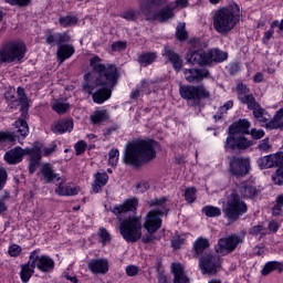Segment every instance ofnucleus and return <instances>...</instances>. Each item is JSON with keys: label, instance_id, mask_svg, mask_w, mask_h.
I'll use <instances>...</instances> for the list:
<instances>
[{"label": "nucleus", "instance_id": "13d9d810", "mask_svg": "<svg viewBox=\"0 0 283 283\" xmlns=\"http://www.w3.org/2000/svg\"><path fill=\"white\" fill-rule=\"evenodd\" d=\"M282 124L275 117L265 123V129H282Z\"/></svg>", "mask_w": 283, "mask_h": 283}, {"label": "nucleus", "instance_id": "0eeeda50", "mask_svg": "<svg viewBox=\"0 0 283 283\" xmlns=\"http://www.w3.org/2000/svg\"><path fill=\"white\" fill-rule=\"evenodd\" d=\"M28 46L21 41H8L0 45V65L23 63Z\"/></svg>", "mask_w": 283, "mask_h": 283}, {"label": "nucleus", "instance_id": "b1692460", "mask_svg": "<svg viewBox=\"0 0 283 283\" xmlns=\"http://www.w3.org/2000/svg\"><path fill=\"white\" fill-rule=\"evenodd\" d=\"M74 129V119L73 118H62L57 122H55L53 125H51V132L53 134H69L72 133Z\"/></svg>", "mask_w": 283, "mask_h": 283}, {"label": "nucleus", "instance_id": "dca6fc26", "mask_svg": "<svg viewBox=\"0 0 283 283\" xmlns=\"http://www.w3.org/2000/svg\"><path fill=\"white\" fill-rule=\"evenodd\" d=\"M249 147V138L244 135H229L223 143L226 154H242Z\"/></svg>", "mask_w": 283, "mask_h": 283}, {"label": "nucleus", "instance_id": "aec40b11", "mask_svg": "<svg viewBox=\"0 0 283 283\" xmlns=\"http://www.w3.org/2000/svg\"><path fill=\"white\" fill-rule=\"evenodd\" d=\"M111 211L117 218H122L125 213H136L138 211V198L129 197L123 203L115 205Z\"/></svg>", "mask_w": 283, "mask_h": 283}, {"label": "nucleus", "instance_id": "f257e3e1", "mask_svg": "<svg viewBox=\"0 0 283 283\" xmlns=\"http://www.w3.org/2000/svg\"><path fill=\"white\" fill-rule=\"evenodd\" d=\"M90 67H92V72L97 74V76L91 84H84L83 90L92 94L96 87H99L93 93L92 98L93 103L103 105L105 101L112 98V91L118 85V78L120 77L118 67L115 64H104L103 59L98 55H94L90 59Z\"/></svg>", "mask_w": 283, "mask_h": 283}, {"label": "nucleus", "instance_id": "f3484780", "mask_svg": "<svg viewBox=\"0 0 283 283\" xmlns=\"http://www.w3.org/2000/svg\"><path fill=\"white\" fill-rule=\"evenodd\" d=\"M242 243V238L235 233L218 240V244L214 247L216 253L220 255H229L238 249V244Z\"/></svg>", "mask_w": 283, "mask_h": 283}, {"label": "nucleus", "instance_id": "e2e57ef3", "mask_svg": "<svg viewBox=\"0 0 283 283\" xmlns=\"http://www.w3.org/2000/svg\"><path fill=\"white\" fill-rule=\"evenodd\" d=\"M274 34H275V30L273 29H269L268 31H265L262 38V44L269 45V41L273 38Z\"/></svg>", "mask_w": 283, "mask_h": 283}, {"label": "nucleus", "instance_id": "c85d7f7f", "mask_svg": "<svg viewBox=\"0 0 283 283\" xmlns=\"http://www.w3.org/2000/svg\"><path fill=\"white\" fill-rule=\"evenodd\" d=\"M249 109L253 112L254 118L260 123H266L269 120L264 117L266 111L255 101L253 94H249Z\"/></svg>", "mask_w": 283, "mask_h": 283}, {"label": "nucleus", "instance_id": "423d86ee", "mask_svg": "<svg viewBox=\"0 0 283 283\" xmlns=\"http://www.w3.org/2000/svg\"><path fill=\"white\" fill-rule=\"evenodd\" d=\"M167 0H139L138 6L142 14L145 15L146 21H159V23H167L169 19H174V9L166 6ZM156 8H161L159 11L154 12Z\"/></svg>", "mask_w": 283, "mask_h": 283}, {"label": "nucleus", "instance_id": "3c124183", "mask_svg": "<svg viewBox=\"0 0 283 283\" xmlns=\"http://www.w3.org/2000/svg\"><path fill=\"white\" fill-rule=\"evenodd\" d=\"M22 251H23V249L21 248V245L13 243V244L9 245L8 254L10 255V258H19V255H21Z\"/></svg>", "mask_w": 283, "mask_h": 283}, {"label": "nucleus", "instance_id": "8fccbe9b", "mask_svg": "<svg viewBox=\"0 0 283 283\" xmlns=\"http://www.w3.org/2000/svg\"><path fill=\"white\" fill-rule=\"evenodd\" d=\"M258 149L263 151V154H269L270 151H273V146L269 142V138H264L260 142Z\"/></svg>", "mask_w": 283, "mask_h": 283}, {"label": "nucleus", "instance_id": "6ab92c4d", "mask_svg": "<svg viewBox=\"0 0 283 283\" xmlns=\"http://www.w3.org/2000/svg\"><path fill=\"white\" fill-rule=\"evenodd\" d=\"M161 56L165 63H169L172 66V70H175V72H182V56H180L174 48L169 45L164 46V49L161 50Z\"/></svg>", "mask_w": 283, "mask_h": 283}, {"label": "nucleus", "instance_id": "a211bd4d", "mask_svg": "<svg viewBox=\"0 0 283 283\" xmlns=\"http://www.w3.org/2000/svg\"><path fill=\"white\" fill-rule=\"evenodd\" d=\"M28 119H30V104H22L20 105V117L14 122L15 129H18L22 140H25L30 135Z\"/></svg>", "mask_w": 283, "mask_h": 283}, {"label": "nucleus", "instance_id": "864d4df0", "mask_svg": "<svg viewBox=\"0 0 283 283\" xmlns=\"http://www.w3.org/2000/svg\"><path fill=\"white\" fill-rule=\"evenodd\" d=\"M74 149H75L76 156H83V154H85V151L87 149V143H85V140H78L74 145Z\"/></svg>", "mask_w": 283, "mask_h": 283}, {"label": "nucleus", "instance_id": "a19ab883", "mask_svg": "<svg viewBox=\"0 0 283 283\" xmlns=\"http://www.w3.org/2000/svg\"><path fill=\"white\" fill-rule=\"evenodd\" d=\"M202 213L207 216V218H220L222 216V210L216 206H206L201 210Z\"/></svg>", "mask_w": 283, "mask_h": 283}, {"label": "nucleus", "instance_id": "5fc2aeb1", "mask_svg": "<svg viewBox=\"0 0 283 283\" xmlns=\"http://www.w3.org/2000/svg\"><path fill=\"white\" fill-rule=\"evenodd\" d=\"M3 1L9 6H18L19 8H28V6L32 3V0H3Z\"/></svg>", "mask_w": 283, "mask_h": 283}, {"label": "nucleus", "instance_id": "680f3d73", "mask_svg": "<svg viewBox=\"0 0 283 283\" xmlns=\"http://www.w3.org/2000/svg\"><path fill=\"white\" fill-rule=\"evenodd\" d=\"M165 202H167V197H160V198H155L150 201V207H167L165 206Z\"/></svg>", "mask_w": 283, "mask_h": 283}, {"label": "nucleus", "instance_id": "2eb2a0df", "mask_svg": "<svg viewBox=\"0 0 283 283\" xmlns=\"http://www.w3.org/2000/svg\"><path fill=\"white\" fill-rule=\"evenodd\" d=\"M40 253V249H35L30 252L29 258L31 260L32 266L38 271H41V273H50V271H54V266H56L54 259L48 254L39 255Z\"/></svg>", "mask_w": 283, "mask_h": 283}, {"label": "nucleus", "instance_id": "bb28decb", "mask_svg": "<svg viewBox=\"0 0 283 283\" xmlns=\"http://www.w3.org/2000/svg\"><path fill=\"white\" fill-rule=\"evenodd\" d=\"M211 247V242H209V239L205 237H198L195 242L192 243V258L198 259L205 255V251Z\"/></svg>", "mask_w": 283, "mask_h": 283}, {"label": "nucleus", "instance_id": "a878e982", "mask_svg": "<svg viewBox=\"0 0 283 283\" xmlns=\"http://www.w3.org/2000/svg\"><path fill=\"white\" fill-rule=\"evenodd\" d=\"M88 271L93 275H105L109 271V262L107 259H93L88 262Z\"/></svg>", "mask_w": 283, "mask_h": 283}, {"label": "nucleus", "instance_id": "e433bc0d", "mask_svg": "<svg viewBox=\"0 0 283 283\" xmlns=\"http://www.w3.org/2000/svg\"><path fill=\"white\" fill-rule=\"evenodd\" d=\"M237 94L243 105H249V87L242 82L237 84Z\"/></svg>", "mask_w": 283, "mask_h": 283}, {"label": "nucleus", "instance_id": "58836bf2", "mask_svg": "<svg viewBox=\"0 0 283 283\" xmlns=\"http://www.w3.org/2000/svg\"><path fill=\"white\" fill-rule=\"evenodd\" d=\"M59 24L61 28H76V25H78V17L76 15L60 17Z\"/></svg>", "mask_w": 283, "mask_h": 283}, {"label": "nucleus", "instance_id": "69168bd1", "mask_svg": "<svg viewBox=\"0 0 283 283\" xmlns=\"http://www.w3.org/2000/svg\"><path fill=\"white\" fill-rule=\"evenodd\" d=\"M54 151H56V144L52 143L50 147L43 148L42 156H44V158H48V156H52V154H54Z\"/></svg>", "mask_w": 283, "mask_h": 283}, {"label": "nucleus", "instance_id": "ea45409f", "mask_svg": "<svg viewBox=\"0 0 283 283\" xmlns=\"http://www.w3.org/2000/svg\"><path fill=\"white\" fill-rule=\"evenodd\" d=\"M57 196H78V190L70 185L63 186L60 184L55 189Z\"/></svg>", "mask_w": 283, "mask_h": 283}, {"label": "nucleus", "instance_id": "de8ad7c7", "mask_svg": "<svg viewBox=\"0 0 283 283\" xmlns=\"http://www.w3.org/2000/svg\"><path fill=\"white\" fill-rule=\"evenodd\" d=\"M120 19L125 21H138V12L134 9H127L119 14Z\"/></svg>", "mask_w": 283, "mask_h": 283}, {"label": "nucleus", "instance_id": "a18cd8bd", "mask_svg": "<svg viewBox=\"0 0 283 283\" xmlns=\"http://www.w3.org/2000/svg\"><path fill=\"white\" fill-rule=\"evenodd\" d=\"M97 235H98L99 242H101V244H103V247H105L106 244H109V242H112V234H109V232L105 228H99Z\"/></svg>", "mask_w": 283, "mask_h": 283}, {"label": "nucleus", "instance_id": "c03bdc74", "mask_svg": "<svg viewBox=\"0 0 283 283\" xmlns=\"http://www.w3.org/2000/svg\"><path fill=\"white\" fill-rule=\"evenodd\" d=\"M185 28H186L185 23H181L176 28L175 36L177 41H187V39H189V33Z\"/></svg>", "mask_w": 283, "mask_h": 283}, {"label": "nucleus", "instance_id": "338daca9", "mask_svg": "<svg viewBox=\"0 0 283 283\" xmlns=\"http://www.w3.org/2000/svg\"><path fill=\"white\" fill-rule=\"evenodd\" d=\"M264 226H254L250 229L249 234L250 235H264Z\"/></svg>", "mask_w": 283, "mask_h": 283}, {"label": "nucleus", "instance_id": "49530a36", "mask_svg": "<svg viewBox=\"0 0 283 283\" xmlns=\"http://www.w3.org/2000/svg\"><path fill=\"white\" fill-rule=\"evenodd\" d=\"M17 101L19 105H30V102L28 99V94H25V88L23 86H18L17 88Z\"/></svg>", "mask_w": 283, "mask_h": 283}, {"label": "nucleus", "instance_id": "5701e85b", "mask_svg": "<svg viewBox=\"0 0 283 283\" xmlns=\"http://www.w3.org/2000/svg\"><path fill=\"white\" fill-rule=\"evenodd\" d=\"M25 155V148L17 146L4 154L3 160L8 165H19L20 163H23V158Z\"/></svg>", "mask_w": 283, "mask_h": 283}, {"label": "nucleus", "instance_id": "f8f14e48", "mask_svg": "<svg viewBox=\"0 0 283 283\" xmlns=\"http://www.w3.org/2000/svg\"><path fill=\"white\" fill-rule=\"evenodd\" d=\"M168 213L169 208L167 207H163V209H151L147 212L144 224L142 227H144L147 233H157L160 231V229H163V218L168 216Z\"/></svg>", "mask_w": 283, "mask_h": 283}, {"label": "nucleus", "instance_id": "09e8293b", "mask_svg": "<svg viewBox=\"0 0 283 283\" xmlns=\"http://www.w3.org/2000/svg\"><path fill=\"white\" fill-rule=\"evenodd\" d=\"M196 187H190L185 190V200L188 202V205H193L196 202V193H197Z\"/></svg>", "mask_w": 283, "mask_h": 283}, {"label": "nucleus", "instance_id": "0e129e2a", "mask_svg": "<svg viewBox=\"0 0 283 283\" xmlns=\"http://www.w3.org/2000/svg\"><path fill=\"white\" fill-rule=\"evenodd\" d=\"M280 222H277V220L272 219L269 224H268V229L269 231H271L272 233H277V231H280Z\"/></svg>", "mask_w": 283, "mask_h": 283}, {"label": "nucleus", "instance_id": "f704fd0d", "mask_svg": "<svg viewBox=\"0 0 283 283\" xmlns=\"http://www.w3.org/2000/svg\"><path fill=\"white\" fill-rule=\"evenodd\" d=\"M28 158V171L30 174V176H32L33 174H36V169H39V167H41V160L43 159V157H39L36 155H27Z\"/></svg>", "mask_w": 283, "mask_h": 283}, {"label": "nucleus", "instance_id": "6e6552de", "mask_svg": "<svg viewBox=\"0 0 283 283\" xmlns=\"http://www.w3.org/2000/svg\"><path fill=\"white\" fill-rule=\"evenodd\" d=\"M259 169H273L275 171L271 175V180L275 187H283V151H276L258 159Z\"/></svg>", "mask_w": 283, "mask_h": 283}, {"label": "nucleus", "instance_id": "2f4dec72", "mask_svg": "<svg viewBox=\"0 0 283 283\" xmlns=\"http://www.w3.org/2000/svg\"><path fill=\"white\" fill-rule=\"evenodd\" d=\"M21 143V140H23V137L21 136V134L18 133V130L15 132H3L0 130V145H3V143H10L11 145H14V143Z\"/></svg>", "mask_w": 283, "mask_h": 283}, {"label": "nucleus", "instance_id": "7c9ffc66", "mask_svg": "<svg viewBox=\"0 0 283 283\" xmlns=\"http://www.w3.org/2000/svg\"><path fill=\"white\" fill-rule=\"evenodd\" d=\"M94 178L95 180L92 185V189L95 193H99L101 189H103V187L109 182V175H107V172H96Z\"/></svg>", "mask_w": 283, "mask_h": 283}, {"label": "nucleus", "instance_id": "ddd939ff", "mask_svg": "<svg viewBox=\"0 0 283 283\" xmlns=\"http://www.w3.org/2000/svg\"><path fill=\"white\" fill-rule=\"evenodd\" d=\"M228 160V172L231 178H245L249 175V157L229 155Z\"/></svg>", "mask_w": 283, "mask_h": 283}, {"label": "nucleus", "instance_id": "1a4fd4ad", "mask_svg": "<svg viewBox=\"0 0 283 283\" xmlns=\"http://www.w3.org/2000/svg\"><path fill=\"white\" fill-rule=\"evenodd\" d=\"M249 211V206L242 200L240 193L237 190H232L227 199L226 206L222 208L223 218L228 222H238L241 216H244Z\"/></svg>", "mask_w": 283, "mask_h": 283}, {"label": "nucleus", "instance_id": "6e6d98bb", "mask_svg": "<svg viewBox=\"0 0 283 283\" xmlns=\"http://www.w3.org/2000/svg\"><path fill=\"white\" fill-rule=\"evenodd\" d=\"M24 151L27 155L38 156L40 158H43V150L41 149V146L34 145L32 148H24Z\"/></svg>", "mask_w": 283, "mask_h": 283}, {"label": "nucleus", "instance_id": "9b49d317", "mask_svg": "<svg viewBox=\"0 0 283 283\" xmlns=\"http://www.w3.org/2000/svg\"><path fill=\"white\" fill-rule=\"evenodd\" d=\"M179 94L184 101H192V106L198 107L207 98H211V93L205 85H180Z\"/></svg>", "mask_w": 283, "mask_h": 283}, {"label": "nucleus", "instance_id": "f03ea898", "mask_svg": "<svg viewBox=\"0 0 283 283\" xmlns=\"http://www.w3.org/2000/svg\"><path fill=\"white\" fill-rule=\"evenodd\" d=\"M156 149H160V143L154 138L129 142L124 150L123 163L140 169L143 165H149L151 160H156Z\"/></svg>", "mask_w": 283, "mask_h": 283}, {"label": "nucleus", "instance_id": "4468645a", "mask_svg": "<svg viewBox=\"0 0 283 283\" xmlns=\"http://www.w3.org/2000/svg\"><path fill=\"white\" fill-rule=\"evenodd\" d=\"M222 266V258L218 254L206 253L199 258V269L203 275H216Z\"/></svg>", "mask_w": 283, "mask_h": 283}, {"label": "nucleus", "instance_id": "412c9836", "mask_svg": "<svg viewBox=\"0 0 283 283\" xmlns=\"http://www.w3.org/2000/svg\"><path fill=\"white\" fill-rule=\"evenodd\" d=\"M184 76L187 81V83H193L196 85H200L205 78H209L210 72L209 69H198V67H192V69H184Z\"/></svg>", "mask_w": 283, "mask_h": 283}, {"label": "nucleus", "instance_id": "774afa93", "mask_svg": "<svg viewBox=\"0 0 283 283\" xmlns=\"http://www.w3.org/2000/svg\"><path fill=\"white\" fill-rule=\"evenodd\" d=\"M149 189V182L147 181H140L136 185V190L139 193H145V191H147Z\"/></svg>", "mask_w": 283, "mask_h": 283}, {"label": "nucleus", "instance_id": "39448f33", "mask_svg": "<svg viewBox=\"0 0 283 283\" xmlns=\"http://www.w3.org/2000/svg\"><path fill=\"white\" fill-rule=\"evenodd\" d=\"M44 39L46 45H51V48L57 45L56 56L60 63H65L67 59L74 56L76 49H74V45L70 44L72 43V35L69 31L54 33L49 29L44 32Z\"/></svg>", "mask_w": 283, "mask_h": 283}, {"label": "nucleus", "instance_id": "cd10ccee", "mask_svg": "<svg viewBox=\"0 0 283 283\" xmlns=\"http://www.w3.org/2000/svg\"><path fill=\"white\" fill-rule=\"evenodd\" d=\"M170 270L174 275L172 283H191L189 276L185 273L182 264L174 262L170 265Z\"/></svg>", "mask_w": 283, "mask_h": 283}, {"label": "nucleus", "instance_id": "7ed1b4c3", "mask_svg": "<svg viewBox=\"0 0 283 283\" xmlns=\"http://www.w3.org/2000/svg\"><path fill=\"white\" fill-rule=\"evenodd\" d=\"M229 59V53L220 49L205 51L198 46V41L193 40L191 46L186 53V62L189 65H199L200 67H211L214 63H222Z\"/></svg>", "mask_w": 283, "mask_h": 283}, {"label": "nucleus", "instance_id": "393cba45", "mask_svg": "<svg viewBox=\"0 0 283 283\" xmlns=\"http://www.w3.org/2000/svg\"><path fill=\"white\" fill-rule=\"evenodd\" d=\"M228 135L232 136H245L249 135V119L243 118L233 122L228 127Z\"/></svg>", "mask_w": 283, "mask_h": 283}, {"label": "nucleus", "instance_id": "20e7f679", "mask_svg": "<svg viewBox=\"0 0 283 283\" xmlns=\"http://www.w3.org/2000/svg\"><path fill=\"white\" fill-rule=\"evenodd\" d=\"M240 6L235 1L230 2L214 12L213 28L218 34H229L240 23Z\"/></svg>", "mask_w": 283, "mask_h": 283}, {"label": "nucleus", "instance_id": "c9c22d12", "mask_svg": "<svg viewBox=\"0 0 283 283\" xmlns=\"http://www.w3.org/2000/svg\"><path fill=\"white\" fill-rule=\"evenodd\" d=\"M107 120H109V113L106 109L95 111L91 115V123L93 125H101V123H107Z\"/></svg>", "mask_w": 283, "mask_h": 283}, {"label": "nucleus", "instance_id": "603ef678", "mask_svg": "<svg viewBox=\"0 0 283 283\" xmlns=\"http://www.w3.org/2000/svg\"><path fill=\"white\" fill-rule=\"evenodd\" d=\"M112 52H123L127 50V41H116L111 45Z\"/></svg>", "mask_w": 283, "mask_h": 283}, {"label": "nucleus", "instance_id": "052dcab7", "mask_svg": "<svg viewBox=\"0 0 283 283\" xmlns=\"http://www.w3.org/2000/svg\"><path fill=\"white\" fill-rule=\"evenodd\" d=\"M227 71L231 76H235V74L240 72V63L231 62L230 64H228Z\"/></svg>", "mask_w": 283, "mask_h": 283}, {"label": "nucleus", "instance_id": "9d476101", "mask_svg": "<svg viewBox=\"0 0 283 283\" xmlns=\"http://www.w3.org/2000/svg\"><path fill=\"white\" fill-rule=\"evenodd\" d=\"M119 233L128 244H135L143 238V222L140 217L130 216L119 222Z\"/></svg>", "mask_w": 283, "mask_h": 283}, {"label": "nucleus", "instance_id": "4d7b16f0", "mask_svg": "<svg viewBox=\"0 0 283 283\" xmlns=\"http://www.w3.org/2000/svg\"><path fill=\"white\" fill-rule=\"evenodd\" d=\"M6 185H8V170L6 168L1 167L0 169V191H3L6 188Z\"/></svg>", "mask_w": 283, "mask_h": 283}, {"label": "nucleus", "instance_id": "79ce46f5", "mask_svg": "<svg viewBox=\"0 0 283 283\" xmlns=\"http://www.w3.org/2000/svg\"><path fill=\"white\" fill-rule=\"evenodd\" d=\"M52 109L60 116H63V114H67V109H70V103H63L60 101H55L52 104Z\"/></svg>", "mask_w": 283, "mask_h": 283}, {"label": "nucleus", "instance_id": "37998d69", "mask_svg": "<svg viewBox=\"0 0 283 283\" xmlns=\"http://www.w3.org/2000/svg\"><path fill=\"white\" fill-rule=\"evenodd\" d=\"M119 157H120V151L118 150V148H112L108 151V165H109V167H117Z\"/></svg>", "mask_w": 283, "mask_h": 283}, {"label": "nucleus", "instance_id": "bf43d9fd", "mask_svg": "<svg viewBox=\"0 0 283 283\" xmlns=\"http://www.w3.org/2000/svg\"><path fill=\"white\" fill-rule=\"evenodd\" d=\"M249 135L253 138V140H260L261 138H264L265 133L264 129L252 128Z\"/></svg>", "mask_w": 283, "mask_h": 283}, {"label": "nucleus", "instance_id": "473e14b6", "mask_svg": "<svg viewBox=\"0 0 283 283\" xmlns=\"http://www.w3.org/2000/svg\"><path fill=\"white\" fill-rule=\"evenodd\" d=\"M273 271H277V273H283V262L281 261H269L264 264L261 270V275L266 277V275H271Z\"/></svg>", "mask_w": 283, "mask_h": 283}, {"label": "nucleus", "instance_id": "c756f323", "mask_svg": "<svg viewBox=\"0 0 283 283\" xmlns=\"http://www.w3.org/2000/svg\"><path fill=\"white\" fill-rule=\"evenodd\" d=\"M34 269L36 268L32 266V260L29 256V261L21 265L19 273L22 283H28L30 280H32V276L34 275Z\"/></svg>", "mask_w": 283, "mask_h": 283}, {"label": "nucleus", "instance_id": "4be33fe9", "mask_svg": "<svg viewBox=\"0 0 283 283\" xmlns=\"http://www.w3.org/2000/svg\"><path fill=\"white\" fill-rule=\"evenodd\" d=\"M38 176H40L41 180H43L45 185H50L54 182V180L57 182L61 180V175L54 170V165L51 163L41 164Z\"/></svg>", "mask_w": 283, "mask_h": 283}, {"label": "nucleus", "instance_id": "4c0bfd02", "mask_svg": "<svg viewBox=\"0 0 283 283\" xmlns=\"http://www.w3.org/2000/svg\"><path fill=\"white\" fill-rule=\"evenodd\" d=\"M17 90L11 87L9 91L4 93V98L8 102V105L11 109L19 108V99H17Z\"/></svg>", "mask_w": 283, "mask_h": 283}, {"label": "nucleus", "instance_id": "72a5a7b5", "mask_svg": "<svg viewBox=\"0 0 283 283\" xmlns=\"http://www.w3.org/2000/svg\"><path fill=\"white\" fill-rule=\"evenodd\" d=\"M156 59H158V53L144 52L137 56V63H139V65H142V67H148V65L156 63Z\"/></svg>", "mask_w": 283, "mask_h": 283}]
</instances>
